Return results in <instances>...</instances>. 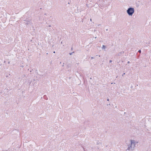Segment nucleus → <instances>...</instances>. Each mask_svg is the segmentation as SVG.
Instances as JSON below:
<instances>
[{
	"label": "nucleus",
	"instance_id": "1",
	"mask_svg": "<svg viewBox=\"0 0 151 151\" xmlns=\"http://www.w3.org/2000/svg\"><path fill=\"white\" fill-rule=\"evenodd\" d=\"M134 12V8L132 7H129L127 10V12L128 15L132 16Z\"/></svg>",
	"mask_w": 151,
	"mask_h": 151
},
{
	"label": "nucleus",
	"instance_id": "2",
	"mask_svg": "<svg viewBox=\"0 0 151 151\" xmlns=\"http://www.w3.org/2000/svg\"><path fill=\"white\" fill-rule=\"evenodd\" d=\"M25 21L24 22V23L26 25H27L28 24H30L31 23V19H26L25 20H24Z\"/></svg>",
	"mask_w": 151,
	"mask_h": 151
},
{
	"label": "nucleus",
	"instance_id": "3",
	"mask_svg": "<svg viewBox=\"0 0 151 151\" xmlns=\"http://www.w3.org/2000/svg\"><path fill=\"white\" fill-rule=\"evenodd\" d=\"M124 53V52H119L118 53V56H120L122 54H123Z\"/></svg>",
	"mask_w": 151,
	"mask_h": 151
},
{
	"label": "nucleus",
	"instance_id": "4",
	"mask_svg": "<svg viewBox=\"0 0 151 151\" xmlns=\"http://www.w3.org/2000/svg\"><path fill=\"white\" fill-rule=\"evenodd\" d=\"M43 98L45 100H47L48 99L46 95H44L43 96Z\"/></svg>",
	"mask_w": 151,
	"mask_h": 151
},
{
	"label": "nucleus",
	"instance_id": "5",
	"mask_svg": "<svg viewBox=\"0 0 151 151\" xmlns=\"http://www.w3.org/2000/svg\"><path fill=\"white\" fill-rule=\"evenodd\" d=\"M130 142L131 144L132 145L134 143V140H131Z\"/></svg>",
	"mask_w": 151,
	"mask_h": 151
},
{
	"label": "nucleus",
	"instance_id": "6",
	"mask_svg": "<svg viewBox=\"0 0 151 151\" xmlns=\"http://www.w3.org/2000/svg\"><path fill=\"white\" fill-rule=\"evenodd\" d=\"M102 48L103 49H105V48H106V46L105 45H103L102 47Z\"/></svg>",
	"mask_w": 151,
	"mask_h": 151
},
{
	"label": "nucleus",
	"instance_id": "7",
	"mask_svg": "<svg viewBox=\"0 0 151 151\" xmlns=\"http://www.w3.org/2000/svg\"><path fill=\"white\" fill-rule=\"evenodd\" d=\"M128 147L127 148V150H130L131 148V147H129V145H128Z\"/></svg>",
	"mask_w": 151,
	"mask_h": 151
},
{
	"label": "nucleus",
	"instance_id": "8",
	"mask_svg": "<svg viewBox=\"0 0 151 151\" xmlns=\"http://www.w3.org/2000/svg\"><path fill=\"white\" fill-rule=\"evenodd\" d=\"M74 53V51H73V52H72L69 53V54L70 55H71L73 54V53Z\"/></svg>",
	"mask_w": 151,
	"mask_h": 151
},
{
	"label": "nucleus",
	"instance_id": "9",
	"mask_svg": "<svg viewBox=\"0 0 151 151\" xmlns=\"http://www.w3.org/2000/svg\"><path fill=\"white\" fill-rule=\"evenodd\" d=\"M138 52L139 53H141V51L140 50H139L138 51Z\"/></svg>",
	"mask_w": 151,
	"mask_h": 151
},
{
	"label": "nucleus",
	"instance_id": "10",
	"mask_svg": "<svg viewBox=\"0 0 151 151\" xmlns=\"http://www.w3.org/2000/svg\"><path fill=\"white\" fill-rule=\"evenodd\" d=\"M129 145V147H131V148H132V145H131V144H130L129 145Z\"/></svg>",
	"mask_w": 151,
	"mask_h": 151
},
{
	"label": "nucleus",
	"instance_id": "11",
	"mask_svg": "<svg viewBox=\"0 0 151 151\" xmlns=\"http://www.w3.org/2000/svg\"><path fill=\"white\" fill-rule=\"evenodd\" d=\"M112 60H109V62L110 63H111V62H112Z\"/></svg>",
	"mask_w": 151,
	"mask_h": 151
},
{
	"label": "nucleus",
	"instance_id": "12",
	"mask_svg": "<svg viewBox=\"0 0 151 151\" xmlns=\"http://www.w3.org/2000/svg\"><path fill=\"white\" fill-rule=\"evenodd\" d=\"M94 58L93 57H91V59H94Z\"/></svg>",
	"mask_w": 151,
	"mask_h": 151
},
{
	"label": "nucleus",
	"instance_id": "13",
	"mask_svg": "<svg viewBox=\"0 0 151 151\" xmlns=\"http://www.w3.org/2000/svg\"><path fill=\"white\" fill-rule=\"evenodd\" d=\"M125 73H124L123 74H122V76H123L124 75H125Z\"/></svg>",
	"mask_w": 151,
	"mask_h": 151
},
{
	"label": "nucleus",
	"instance_id": "14",
	"mask_svg": "<svg viewBox=\"0 0 151 151\" xmlns=\"http://www.w3.org/2000/svg\"><path fill=\"white\" fill-rule=\"evenodd\" d=\"M130 63V62L129 61H128V62H127L128 64H129Z\"/></svg>",
	"mask_w": 151,
	"mask_h": 151
},
{
	"label": "nucleus",
	"instance_id": "15",
	"mask_svg": "<svg viewBox=\"0 0 151 151\" xmlns=\"http://www.w3.org/2000/svg\"><path fill=\"white\" fill-rule=\"evenodd\" d=\"M107 101H109V99L108 98H107Z\"/></svg>",
	"mask_w": 151,
	"mask_h": 151
},
{
	"label": "nucleus",
	"instance_id": "16",
	"mask_svg": "<svg viewBox=\"0 0 151 151\" xmlns=\"http://www.w3.org/2000/svg\"><path fill=\"white\" fill-rule=\"evenodd\" d=\"M33 70V69H32V70H30V71L31 72H32V71Z\"/></svg>",
	"mask_w": 151,
	"mask_h": 151
},
{
	"label": "nucleus",
	"instance_id": "17",
	"mask_svg": "<svg viewBox=\"0 0 151 151\" xmlns=\"http://www.w3.org/2000/svg\"><path fill=\"white\" fill-rule=\"evenodd\" d=\"M71 50H73V47H72L71 48Z\"/></svg>",
	"mask_w": 151,
	"mask_h": 151
},
{
	"label": "nucleus",
	"instance_id": "18",
	"mask_svg": "<svg viewBox=\"0 0 151 151\" xmlns=\"http://www.w3.org/2000/svg\"><path fill=\"white\" fill-rule=\"evenodd\" d=\"M48 27H51V25H49L48 26Z\"/></svg>",
	"mask_w": 151,
	"mask_h": 151
},
{
	"label": "nucleus",
	"instance_id": "19",
	"mask_svg": "<svg viewBox=\"0 0 151 151\" xmlns=\"http://www.w3.org/2000/svg\"><path fill=\"white\" fill-rule=\"evenodd\" d=\"M89 1L90 2H91L92 1H91V0H89Z\"/></svg>",
	"mask_w": 151,
	"mask_h": 151
},
{
	"label": "nucleus",
	"instance_id": "20",
	"mask_svg": "<svg viewBox=\"0 0 151 151\" xmlns=\"http://www.w3.org/2000/svg\"><path fill=\"white\" fill-rule=\"evenodd\" d=\"M108 105H110V104H107V106H108Z\"/></svg>",
	"mask_w": 151,
	"mask_h": 151
},
{
	"label": "nucleus",
	"instance_id": "21",
	"mask_svg": "<svg viewBox=\"0 0 151 151\" xmlns=\"http://www.w3.org/2000/svg\"><path fill=\"white\" fill-rule=\"evenodd\" d=\"M132 88V86L131 87V88Z\"/></svg>",
	"mask_w": 151,
	"mask_h": 151
},
{
	"label": "nucleus",
	"instance_id": "22",
	"mask_svg": "<svg viewBox=\"0 0 151 151\" xmlns=\"http://www.w3.org/2000/svg\"><path fill=\"white\" fill-rule=\"evenodd\" d=\"M53 52L54 53H55V51H54V52Z\"/></svg>",
	"mask_w": 151,
	"mask_h": 151
},
{
	"label": "nucleus",
	"instance_id": "23",
	"mask_svg": "<svg viewBox=\"0 0 151 151\" xmlns=\"http://www.w3.org/2000/svg\"><path fill=\"white\" fill-rule=\"evenodd\" d=\"M91 20H92L91 19H90V20H91Z\"/></svg>",
	"mask_w": 151,
	"mask_h": 151
},
{
	"label": "nucleus",
	"instance_id": "24",
	"mask_svg": "<svg viewBox=\"0 0 151 151\" xmlns=\"http://www.w3.org/2000/svg\"><path fill=\"white\" fill-rule=\"evenodd\" d=\"M100 25V24H99V25H98V26H99V25Z\"/></svg>",
	"mask_w": 151,
	"mask_h": 151
},
{
	"label": "nucleus",
	"instance_id": "25",
	"mask_svg": "<svg viewBox=\"0 0 151 151\" xmlns=\"http://www.w3.org/2000/svg\"><path fill=\"white\" fill-rule=\"evenodd\" d=\"M9 63H10V62L9 61V62H8V63H9Z\"/></svg>",
	"mask_w": 151,
	"mask_h": 151
},
{
	"label": "nucleus",
	"instance_id": "26",
	"mask_svg": "<svg viewBox=\"0 0 151 151\" xmlns=\"http://www.w3.org/2000/svg\"><path fill=\"white\" fill-rule=\"evenodd\" d=\"M6 151H9V150H7Z\"/></svg>",
	"mask_w": 151,
	"mask_h": 151
},
{
	"label": "nucleus",
	"instance_id": "27",
	"mask_svg": "<svg viewBox=\"0 0 151 151\" xmlns=\"http://www.w3.org/2000/svg\"><path fill=\"white\" fill-rule=\"evenodd\" d=\"M90 79H92V78H90Z\"/></svg>",
	"mask_w": 151,
	"mask_h": 151
},
{
	"label": "nucleus",
	"instance_id": "28",
	"mask_svg": "<svg viewBox=\"0 0 151 151\" xmlns=\"http://www.w3.org/2000/svg\"><path fill=\"white\" fill-rule=\"evenodd\" d=\"M106 31H107V30H108V29H106Z\"/></svg>",
	"mask_w": 151,
	"mask_h": 151
}]
</instances>
